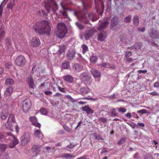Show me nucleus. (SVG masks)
I'll return each mask as SVG.
<instances>
[{
  "label": "nucleus",
  "instance_id": "obj_1",
  "mask_svg": "<svg viewBox=\"0 0 159 159\" xmlns=\"http://www.w3.org/2000/svg\"><path fill=\"white\" fill-rule=\"evenodd\" d=\"M82 2L84 10V13H78L75 11L74 14L80 21L85 23L88 24L89 22V20H91L93 21L96 20L98 19L96 16L93 13L89 14L85 13V11H86L87 8L91 7V3L87 0H81Z\"/></svg>",
  "mask_w": 159,
  "mask_h": 159
},
{
  "label": "nucleus",
  "instance_id": "obj_2",
  "mask_svg": "<svg viewBox=\"0 0 159 159\" xmlns=\"http://www.w3.org/2000/svg\"><path fill=\"white\" fill-rule=\"evenodd\" d=\"M35 31L39 34H46L49 35L51 31L49 22L46 20L36 22L33 26Z\"/></svg>",
  "mask_w": 159,
  "mask_h": 159
},
{
  "label": "nucleus",
  "instance_id": "obj_3",
  "mask_svg": "<svg viewBox=\"0 0 159 159\" xmlns=\"http://www.w3.org/2000/svg\"><path fill=\"white\" fill-rule=\"evenodd\" d=\"M67 32L66 25L63 23H58L57 25V30L56 32V35L60 38H63Z\"/></svg>",
  "mask_w": 159,
  "mask_h": 159
},
{
  "label": "nucleus",
  "instance_id": "obj_4",
  "mask_svg": "<svg viewBox=\"0 0 159 159\" xmlns=\"http://www.w3.org/2000/svg\"><path fill=\"white\" fill-rule=\"evenodd\" d=\"M30 136L28 132L24 133L20 138V141L22 146H25L30 141Z\"/></svg>",
  "mask_w": 159,
  "mask_h": 159
},
{
  "label": "nucleus",
  "instance_id": "obj_5",
  "mask_svg": "<svg viewBox=\"0 0 159 159\" xmlns=\"http://www.w3.org/2000/svg\"><path fill=\"white\" fill-rule=\"evenodd\" d=\"M22 104L23 110L25 112H27L31 108V102L29 99L24 100L22 102Z\"/></svg>",
  "mask_w": 159,
  "mask_h": 159
},
{
  "label": "nucleus",
  "instance_id": "obj_6",
  "mask_svg": "<svg viewBox=\"0 0 159 159\" xmlns=\"http://www.w3.org/2000/svg\"><path fill=\"white\" fill-rule=\"evenodd\" d=\"M46 6L48 7V8H46V9L48 12H49L50 10H51L53 13H55L58 9V6L56 3L52 0L51 2L49 5L46 4Z\"/></svg>",
  "mask_w": 159,
  "mask_h": 159
},
{
  "label": "nucleus",
  "instance_id": "obj_7",
  "mask_svg": "<svg viewBox=\"0 0 159 159\" xmlns=\"http://www.w3.org/2000/svg\"><path fill=\"white\" fill-rule=\"evenodd\" d=\"M80 80L85 83H86L90 82L91 77L88 75L87 72H84L80 75Z\"/></svg>",
  "mask_w": 159,
  "mask_h": 159
},
{
  "label": "nucleus",
  "instance_id": "obj_8",
  "mask_svg": "<svg viewBox=\"0 0 159 159\" xmlns=\"http://www.w3.org/2000/svg\"><path fill=\"white\" fill-rule=\"evenodd\" d=\"M15 122L14 115L13 114H10L7 121V123L8 126L10 127V130H13V129L11 128L14 124Z\"/></svg>",
  "mask_w": 159,
  "mask_h": 159
},
{
  "label": "nucleus",
  "instance_id": "obj_9",
  "mask_svg": "<svg viewBox=\"0 0 159 159\" xmlns=\"http://www.w3.org/2000/svg\"><path fill=\"white\" fill-rule=\"evenodd\" d=\"M16 64L18 66H22L25 63V60L24 57L20 56L17 57L16 59Z\"/></svg>",
  "mask_w": 159,
  "mask_h": 159
},
{
  "label": "nucleus",
  "instance_id": "obj_10",
  "mask_svg": "<svg viewBox=\"0 0 159 159\" xmlns=\"http://www.w3.org/2000/svg\"><path fill=\"white\" fill-rule=\"evenodd\" d=\"M30 44L32 46L37 47L40 44V41L38 37H35L32 39L30 41Z\"/></svg>",
  "mask_w": 159,
  "mask_h": 159
},
{
  "label": "nucleus",
  "instance_id": "obj_11",
  "mask_svg": "<svg viewBox=\"0 0 159 159\" xmlns=\"http://www.w3.org/2000/svg\"><path fill=\"white\" fill-rule=\"evenodd\" d=\"M118 23V18L116 16H114L112 19L111 22V29L112 30H115L117 28L116 25Z\"/></svg>",
  "mask_w": 159,
  "mask_h": 159
},
{
  "label": "nucleus",
  "instance_id": "obj_12",
  "mask_svg": "<svg viewBox=\"0 0 159 159\" xmlns=\"http://www.w3.org/2000/svg\"><path fill=\"white\" fill-rule=\"evenodd\" d=\"M61 6L62 8L63 11H60V12L62 14V16L65 18H67L68 16L67 14L66 11L69 10V9L66 7H64L62 2L60 3Z\"/></svg>",
  "mask_w": 159,
  "mask_h": 159
},
{
  "label": "nucleus",
  "instance_id": "obj_13",
  "mask_svg": "<svg viewBox=\"0 0 159 159\" xmlns=\"http://www.w3.org/2000/svg\"><path fill=\"white\" fill-rule=\"evenodd\" d=\"M90 72L95 79L100 78L101 76L100 72L95 69H92Z\"/></svg>",
  "mask_w": 159,
  "mask_h": 159
},
{
  "label": "nucleus",
  "instance_id": "obj_14",
  "mask_svg": "<svg viewBox=\"0 0 159 159\" xmlns=\"http://www.w3.org/2000/svg\"><path fill=\"white\" fill-rule=\"evenodd\" d=\"M149 36L152 39H159V33L157 30H152L150 31Z\"/></svg>",
  "mask_w": 159,
  "mask_h": 159
},
{
  "label": "nucleus",
  "instance_id": "obj_15",
  "mask_svg": "<svg viewBox=\"0 0 159 159\" xmlns=\"http://www.w3.org/2000/svg\"><path fill=\"white\" fill-rule=\"evenodd\" d=\"M62 78L64 81L69 83H72L74 81L73 77L69 75H66L63 76Z\"/></svg>",
  "mask_w": 159,
  "mask_h": 159
},
{
  "label": "nucleus",
  "instance_id": "obj_16",
  "mask_svg": "<svg viewBox=\"0 0 159 159\" xmlns=\"http://www.w3.org/2000/svg\"><path fill=\"white\" fill-rule=\"evenodd\" d=\"M41 146L40 145H34L31 149L33 152H36V155H37L39 154V152L41 150Z\"/></svg>",
  "mask_w": 159,
  "mask_h": 159
},
{
  "label": "nucleus",
  "instance_id": "obj_17",
  "mask_svg": "<svg viewBox=\"0 0 159 159\" xmlns=\"http://www.w3.org/2000/svg\"><path fill=\"white\" fill-rule=\"evenodd\" d=\"M13 91V88L12 87H9L7 88L4 93V97H7L10 96Z\"/></svg>",
  "mask_w": 159,
  "mask_h": 159
},
{
  "label": "nucleus",
  "instance_id": "obj_18",
  "mask_svg": "<svg viewBox=\"0 0 159 159\" xmlns=\"http://www.w3.org/2000/svg\"><path fill=\"white\" fill-rule=\"evenodd\" d=\"M107 37V34L105 32H103L98 34V40L100 41H103Z\"/></svg>",
  "mask_w": 159,
  "mask_h": 159
},
{
  "label": "nucleus",
  "instance_id": "obj_19",
  "mask_svg": "<svg viewBox=\"0 0 159 159\" xmlns=\"http://www.w3.org/2000/svg\"><path fill=\"white\" fill-rule=\"evenodd\" d=\"M75 54V51L72 49H70L68 51L67 56L68 59L72 60L74 57Z\"/></svg>",
  "mask_w": 159,
  "mask_h": 159
},
{
  "label": "nucleus",
  "instance_id": "obj_20",
  "mask_svg": "<svg viewBox=\"0 0 159 159\" xmlns=\"http://www.w3.org/2000/svg\"><path fill=\"white\" fill-rule=\"evenodd\" d=\"M74 70L76 72H79L82 70L83 69L82 66L78 64H75L73 66Z\"/></svg>",
  "mask_w": 159,
  "mask_h": 159
},
{
  "label": "nucleus",
  "instance_id": "obj_21",
  "mask_svg": "<svg viewBox=\"0 0 159 159\" xmlns=\"http://www.w3.org/2000/svg\"><path fill=\"white\" fill-rule=\"evenodd\" d=\"M12 138L13 139L12 143H10L9 145V147L11 148H14L19 143L18 140L15 137V136H13Z\"/></svg>",
  "mask_w": 159,
  "mask_h": 159
},
{
  "label": "nucleus",
  "instance_id": "obj_22",
  "mask_svg": "<svg viewBox=\"0 0 159 159\" xmlns=\"http://www.w3.org/2000/svg\"><path fill=\"white\" fill-rule=\"evenodd\" d=\"M26 82L30 87L31 88H34V83L33 79L31 77H28L26 79Z\"/></svg>",
  "mask_w": 159,
  "mask_h": 159
},
{
  "label": "nucleus",
  "instance_id": "obj_23",
  "mask_svg": "<svg viewBox=\"0 0 159 159\" xmlns=\"http://www.w3.org/2000/svg\"><path fill=\"white\" fill-rule=\"evenodd\" d=\"M109 24V22L107 21H106L103 22L98 27V29L99 31H101L106 28Z\"/></svg>",
  "mask_w": 159,
  "mask_h": 159
},
{
  "label": "nucleus",
  "instance_id": "obj_24",
  "mask_svg": "<svg viewBox=\"0 0 159 159\" xmlns=\"http://www.w3.org/2000/svg\"><path fill=\"white\" fill-rule=\"evenodd\" d=\"M90 89L87 87L82 88L80 90L81 93L83 95L88 93L90 92Z\"/></svg>",
  "mask_w": 159,
  "mask_h": 159
},
{
  "label": "nucleus",
  "instance_id": "obj_25",
  "mask_svg": "<svg viewBox=\"0 0 159 159\" xmlns=\"http://www.w3.org/2000/svg\"><path fill=\"white\" fill-rule=\"evenodd\" d=\"M34 134L36 137L39 138H42L43 136V134L40 130H34Z\"/></svg>",
  "mask_w": 159,
  "mask_h": 159
},
{
  "label": "nucleus",
  "instance_id": "obj_26",
  "mask_svg": "<svg viewBox=\"0 0 159 159\" xmlns=\"http://www.w3.org/2000/svg\"><path fill=\"white\" fill-rule=\"evenodd\" d=\"M93 35V33L92 30H89L85 34L84 37L85 39L87 40L89 38L92 36Z\"/></svg>",
  "mask_w": 159,
  "mask_h": 159
},
{
  "label": "nucleus",
  "instance_id": "obj_27",
  "mask_svg": "<svg viewBox=\"0 0 159 159\" xmlns=\"http://www.w3.org/2000/svg\"><path fill=\"white\" fill-rule=\"evenodd\" d=\"M83 111L86 112L88 114L92 113L93 111L89 107L85 106L83 108Z\"/></svg>",
  "mask_w": 159,
  "mask_h": 159
},
{
  "label": "nucleus",
  "instance_id": "obj_28",
  "mask_svg": "<svg viewBox=\"0 0 159 159\" xmlns=\"http://www.w3.org/2000/svg\"><path fill=\"white\" fill-rule=\"evenodd\" d=\"M8 114L6 111H3L1 113L0 116L2 120H5L7 117Z\"/></svg>",
  "mask_w": 159,
  "mask_h": 159
},
{
  "label": "nucleus",
  "instance_id": "obj_29",
  "mask_svg": "<svg viewBox=\"0 0 159 159\" xmlns=\"http://www.w3.org/2000/svg\"><path fill=\"white\" fill-rule=\"evenodd\" d=\"M14 84V80L11 79H7L5 81V84L8 85H11Z\"/></svg>",
  "mask_w": 159,
  "mask_h": 159
},
{
  "label": "nucleus",
  "instance_id": "obj_30",
  "mask_svg": "<svg viewBox=\"0 0 159 159\" xmlns=\"http://www.w3.org/2000/svg\"><path fill=\"white\" fill-rule=\"evenodd\" d=\"M133 23L135 26H138L139 23V17L137 16H135L133 19Z\"/></svg>",
  "mask_w": 159,
  "mask_h": 159
},
{
  "label": "nucleus",
  "instance_id": "obj_31",
  "mask_svg": "<svg viewBox=\"0 0 159 159\" xmlns=\"http://www.w3.org/2000/svg\"><path fill=\"white\" fill-rule=\"evenodd\" d=\"M15 5L14 1H11L7 5V7L12 10L13 6Z\"/></svg>",
  "mask_w": 159,
  "mask_h": 159
},
{
  "label": "nucleus",
  "instance_id": "obj_32",
  "mask_svg": "<svg viewBox=\"0 0 159 159\" xmlns=\"http://www.w3.org/2000/svg\"><path fill=\"white\" fill-rule=\"evenodd\" d=\"M62 68L65 69H68L70 67V63L68 62H66L63 63L62 65Z\"/></svg>",
  "mask_w": 159,
  "mask_h": 159
},
{
  "label": "nucleus",
  "instance_id": "obj_33",
  "mask_svg": "<svg viewBox=\"0 0 159 159\" xmlns=\"http://www.w3.org/2000/svg\"><path fill=\"white\" fill-rule=\"evenodd\" d=\"M63 157L65 158H68V159H73L75 157L74 156L70 155L68 153L64 154L63 155Z\"/></svg>",
  "mask_w": 159,
  "mask_h": 159
},
{
  "label": "nucleus",
  "instance_id": "obj_34",
  "mask_svg": "<svg viewBox=\"0 0 159 159\" xmlns=\"http://www.w3.org/2000/svg\"><path fill=\"white\" fill-rule=\"evenodd\" d=\"M126 140V138L125 137L122 138L120 140H119L117 142V145H119L124 143Z\"/></svg>",
  "mask_w": 159,
  "mask_h": 159
},
{
  "label": "nucleus",
  "instance_id": "obj_35",
  "mask_svg": "<svg viewBox=\"0 0 159 159\" xmlns=\"http://www.w3.org/2000/svg\"><path fill=\"white\" fill-rule=\"evenodd\" d=\"M98 59L97 57L95 56H92L90 58V61L92 63H95L97 61Z\"/></svg>",
  "mask_w": 159,
  "mask_h": 159
},
{
  "label": "nucleus",
  "instance_id": "obj_36",
  "mask_svg": "<svg viewBox=\"0 0 159 159\" xmlns=\"http://www.w3.org/2000/svg\"><path fill=\"white\" fill-rule=\"evenodd\" d=\"M5 32L2 29H0V41L4 37Z\"/></svg>",
  "mask_w": 159,
  "mask_h": 159
},
{
  "label": "nucleus",
  "instance_id": "obj_37",
  "mask_svg": "<svg viewBox=\"0 0 159 159\" xmlns=\"http://www.w3.org/2000/svg\"><path fill=\"white\" fill-rule=\"evenodd\" d=\"M30 121L32 123L37 122L38 121L37 118L34 116H33L30 117Z\"/></svg>",
  "mask_w": 159,
  "mask_h": 159
},
{
  "label": "nucleus",
  "instance_id": "obj_38",
  "mask_svg": "<svg viewBox=\"0 0 159 159\" xmlns=\"http://www.w3.org/2000/svg\"><path fill=\"white\" fill-rule=\"evenodd\" d=\"M82 48L83 49V52L84 54L86 52L88 51V47L86 45H83L82 46Z\"/></svg>",
  "mask_w": 159,
  "mask_h": 159
},
{
  "label": "nucleus",
  "instance_id": "obj_39",
  "mask_svg": "<svg viewBox=\"0 0 159 159\" xmlns=\"http://www.w3.org/2000/svg\"><path fill=\"white\" fill-rule=\"evenodd\" d=\"M117 113L116 111V110L114 109H112L111 110V115L112 116H115L117 115Z\"/></svg>",
  "mask_w": 159,
  "mask_h": 159
},
{
  "label": "nucleus",
  "instance_id": "obj_40",
  "mask_svg": "<svg viewBox=\"0 0 159 159\" xmlns=\"http://www.w3.org/2000/svg\"><path fill=\"white\" fill-rule=\"evenodd\" d=\"M93 136L97 140H103V138L100 136L99 135H98L97 134H93Z\"/></svg>",
  "mask_w": 159,
  "mask_h": 159
},
{
  "label": "nucleus",
  "instance_id": "obj_41",
  "mask_svg": "<svg viewBox=\"0 0 159 159\" xmlns=\"http://www.w3.org/2000/svg\"><path fill=\"white\" fill-rule=\"evenodd\" d=\"M141 43H137L134 45V47L136 49H139L141 48Z\"/></svg>",
  "mask_w": 159,
  "mask_h": 159
},
{
  "label": "nucleus",
  "instance_id": "obj_42",
  "mask_svg": "<svg viewBox=\"0 0 159 159\" xmlns=\"http://www.w3.org/2000/svg\"><path fill=\"white\" fill-rule=\"evenodd\" d=\"M40 112L41 114L43 115H46L48 113L47 110L45 108H42L40 110Z\"/></svg>",
  "mask_w": 159,
  "mask_h": 159
},
{
  "label": "nucleus",
  "instance_id": "obj_43",
  "mask_svg": "<svg viewBox=\"0 0 159 159\" xmlns=\"http://www.w3.org/2000/svg\"><path fill=\"white\" fill-rule=\"evenodd\" d=\"M65 96L68 99L70 100L72 102H74L76 101L75 99L73 98L70 95H66Z\"/></svg>",
  "mask_w": 159,
  "mask_h": 159
},
{
  "label": "nucleus",
  "instance_id": "obj_44",
  "mask_svg": "<svg viewBox=\"0 0 159 159\" xmlns=\"http://www.w3.org/2000/svg\"><path fill=\"white\" fill-rule=\"evenodd\" d=\"M6 145L4 144H0V149L5 151L6 149Z\"/></svg>",
  "mask_w": 159,
  "mask_h": 159
},
{
  "label": "nucleus",
  "instance_id": "obj_45",
  "mask_svg": "<svg viewBox=\"0 0 159 159\" xmlns=\"http://www.w3.org/2000/svg\"><path fill=\"white\" fill-rule=\"evenodd\" d=\"M131 16H129L126 17L125 19V21L126 23H128L130 21L131 19Z\"/></svg>",
  "mask_w": 159,
  "mask_h": 159
},
{
  "label": "nucleus",
  "instance_id": "obj_46",
  "mask_svg": "<svg viewBox=\"0 0 159 159\" xmlns=\"http://www.w3.org/2000/svg\"><path fill=\"white\" fill-rule=\"evenodd\" d=\"M98 120L104 123H106L107 121V119L104 117H100L98 118Z\"/></svg>",
  "mask_w": 159,
  "mask_h": 159
},
{
  "label": "nucleus",
  "instance_id": "obj_47",
  "mask_svg": "<svg viewBox=\"0 0 159 159\" xmlns=\"http://www.w3.org/2000/svg\"><path fill=\"white\" fill-rule=\"evenodd\" d=\"M5 0H3V2H2L1 4L0 5V17L2 15V11L3 10V7H2V5L4 3V2L5 1Z\"/></svg>",
  "mask_w": 159,
  "mask_h": 159
},
{
  "label": "nucleus",
  "instance_id": "obj_48",
  "mask_svg": "<svg viewBox=\"0 0 159 159\" xmlns=\"http://www.w3.org/2000/svg\"><path fill=\"white\" fill-rule=\"evenodd\" d=\"M118 110L119 112L123 113L126 111V109L124 108L121 107Z\"/></svg>",
  "mask_w": 159,
  "mask_h": 159
},
{
  "label": "nucleus",
  "instance_id": "obj_49",
  "mask_svg": "<svg viewBox=\"0 0 159 159\" xmlns=\"http://www.w3.org/2000/svg\"><path fill=\"white\" fill-rule=\"evenodd\" d=\"M66 49L65 47L64 46L61 48H60L59 50V52L61 54L63 52H64Z\"/></svg>",
  "mask_w": 159,
  "mask_h": 159
},
{
  "label": "nucleus",
  "instance_id": "obj_50",
  "mask_svg": "<svg viewBox=\"0 0 159 159\" xmlns=\"http://www.w3.org/2000/svg\"><path fill=\"white\" fill-rule=\"evenodd\" d=\"M138 113H141L142 114H145L148 113V112L147 110L143 109L141 110H139L137 111Z\"/></svg>",
  "mask_w": 159,
  "mask_h": 159
},
{
  "label": "nucleus",
  "instance_id": "obj_51",
  "mask_svg": "<svg viewBox=\"0 0 159 159\" xmlns=\"http://www.w3.org/2000/svg\"><path fill=\"white\" fill-rule=\"evenodd\" d=\"M76 25L79 29H82L84 28L83 26L80 24H79L78 22H76Z\"/></svg>",
  "mask_w": 159,
  "mask_h": 159
},
{
  "label": "nucleus",
  "instance_id": "obj_52",
  "mask_svg": "<svg viewBox=\"0 0 159 159\" xmlns=\"http://www.w3.org/2000/svg\"><path fill=\"white\" fill-rule=\"evenodd\" d=\"M32 124L34 126L39 128L41 126L40 124L39 123L37 122L32 123Z\"/></svg>",
  "mask_w": 159,
  "mask_h": 159
},
{
  "label": "nucleus",
  "instance_id": "obj_53",
  "mask_svg": "<svg viewBox=\"0 0 159 159\" xmlns=\"http://www.w3.org/2000/svg\"><path fill=\"white\" fill-rule=\"evenodd\" d=\"M63 128L66 131L70 132V129L67 126L65 125H64Z\"/></svg>",
  "mask_w": 159,
  "mask_h": 159
},
{
  "label": "nucleus",
  "instance_id": "obj_54",
  "mask_svg": "<svg viewBox=\"0 0 159 159\" xmlns=\"http://www.w3.org/2000/svg\"><path fill=\"white\" fill-rule=\"evenodd\" d=\"M57 88H58V89H59V90L60 91H61L62 92H63V93H66V91L65 90V89L63 88H62L61 87H59V86H58Z\"/></svg>",
  "mask_w": 159,
  "mask_h": 159
},
{
  "label": "nucleus",
  "instance_id": "obj_55",
  "mask_svg": "<svg viewBox=\"0 0 159 159\" xmlns=\"http://www.w3.org/2000/svg\"><path fill=\"white\" fill-rule=\"evenodd\" d=\"M147 71L146 70H139L138 71V72L140 74L143 73L145 74L147 72Z\"/></svg>",
  "mask_w": 159,
  "mask_h": 159
},
{
  "label": "nucleus",
  "instance_id": "obj_56",
  "mask_svg": "<svg viewBox=\"0 0 159 159\" xmlns=\"http://www.w3.org/2000/svg\"><path fill=\"white\" fill-rule=\"evenodd\" d=\"M154 87L159 89V83L156 82L154 84Z\"/></svg>",
  "mask_w": 159,
  "mask_h": 159
},
{
  "label": "nucleus",
  "instance_id": "obj_57",
  "mask_svg": "<svg viewBox=\"0 0 159 159\" xmlns=\"http://www.w3.org/2000/svg\"><path fill=\"white\" fill-rule=\"evenodd\" d=\"M132 53L130 52H126L125 53L126 57H128L131 55Z\"/></svg>",
  "mask_w": 159,
  "mask_h": 159
},
{
  "label": "nucleus",
  "instance_id": "obj_58",
  "mask_svg": "<svg viewBox=\"0 0 159 159\" xmlns=\"http://www.w3.org/2000/svg\"><path fill=\"white\" fill-rule=\"evenodd\" d=\"M149 94L153 96H157L159 95V94L156 92H153L150 93H149Z\"/></svg>",
  "mask_w": 159,
  "mask_h": 159
},
{
  "label": "nucleus",
  "instance_id": "obj_59",
  "mask_svg": "<svg viewBox=\"0 0 159 159\" xmlns=\"http://www.w3.org/2000/svg\"><path fill=\"white\" fill-rule=\"evenodd\" d=\"M100 66L101 67H107L108 66V65L106 63H102L100 65Z\"/></svg>",
  "mask_w": 159,
  "mask_h": 159
},
{
  "label": "nucleus",
  "instance_id": "obj_60",
  "mask_svg": "<svg viewBox=\"0 0 159 159\" xmlns=\"http://www.w3.org/2000/svg\"><path fill=\"white\" fill-rule=\"evenodd\" d=\"M138 31L142 32H144L145 30V28L144 27H142L141 28H138Z\"/></svg>",
  "mask_w": 159,
  "mask_h": 159
},
{
  "label": "nucleus",
  "instance_id": "obj_61",
  "mask_svg": "<svg viewBox=\"0 0 159 159\" xmlns=\"http://www.w3.org/2000/svg\"><path fill=\"white\" fill-rule=\"evenodd\" d=\"M5 66L6 67L8 68H9L11 66V64L10 63H6Z\"/></svg>",
  "mask_w": 159,
  "mask_h": 159
},
{
  "label": "nucleus",
  "instance_id": "obj_62",
  "mask_svg": "<svg viewBox=\"0 0 159 159\" xmlns=\"http://www.w3.org/2000/svg\"><path fill=\"white\" fill-rule=\"evenodd\" d=\"M75 145H73L71 143L69 145H68L67 146V148H72L73 147H75Z\"/></svg>",
  "mask_w": 159,
  "mask_h": 159
},
{
  "label": "nucleus",
  "instance_id": "obj_63",
  "mask_svg": "<svg viewBox=\"0 0 159 159\" xmlns=\"http://www.w3.org/2000/svg\"><path fill=\"white\" fill-rule=\"evenodd\" d=\"M128 124L130 125L131 127L133 128H134L136 124L133 122H132V123H128Z\"/></svg>",
  "mask_w": 159,
  "mask_h": 159
},
{
  "label": "nucleus",
  "instance_id": "obj_64",
  "mask_svg": "<svg viewBox=\"0 0 159 159\" xmlns=\"http://www.w3.org/2000/svg\"><path fill=\"white\" fill-rule=\"evenodd\" d=\"M125 116L126 117H127L129 119H130L131 117V113H127L125 115Z\"/></svg>",
  "mask_w": 159,
  "mask_h": 159
}]
</instances>
